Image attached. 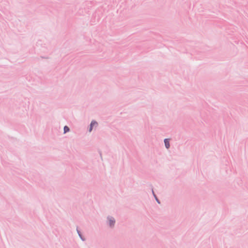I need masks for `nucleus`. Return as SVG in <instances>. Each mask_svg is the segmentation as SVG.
I'll use <instances>...</instances> for the list:
<instances>
[{"instance_id": "1", "label": "nucleus", "mask_w": 248, "mask_h": 248, "mask_svg": "<svg viewBox=\"0 0 248 248\" xmlns=\"http://www.w3.org/2000/svg\"><path fill=\"white\" fill-rule=\"evenodd\" d=\"M97 125V123L95 122V121H92L91 124V125H90V132H91L92 130V128H93V126L94 125Z\"/></svg>"}, {"instance_id": "2", "label": "nucleus", "mask_w": 248, "mask_h": 248, "mask_svg": "<svg viewBox=\"0 0 248 248\" xmlns=\"http://www.w3.org/2000/svg\"><path fill=\"white\" fill-rule=\"evenodd\" d=\"M164 142L166 147L168 149L170 147L169 140L168 139H165Z\"/></svg>"}, {"instance_id": "3", "label": "nucleus", "mask_w": 248, "mask_h": 248, "mask_svg": "<svg viewBox=\"0 0 248 248\" xmlns=\"http://www.w3.org/2000/svg\"><path fill=\"white\" fill-rule=\"evenodd\" d=\"M109 225L110 226H113L115 223V220L113 218H110L109 219Z\"/></svg>"}, {"instance_id": "4", "label": "nucleus", "mask_w": 248, "mask_h": 248, "mask_svg": "<svg viewBox=\"0 0 248 248\" xmlns=\"http://www.w3.org/2000/svg\"><path fill=\"white\" fill-rule=\"evenodd\" d=\"M69 131V128L68 126H65L64 127V133H66Z\"/></svg>"}]
</instances>
